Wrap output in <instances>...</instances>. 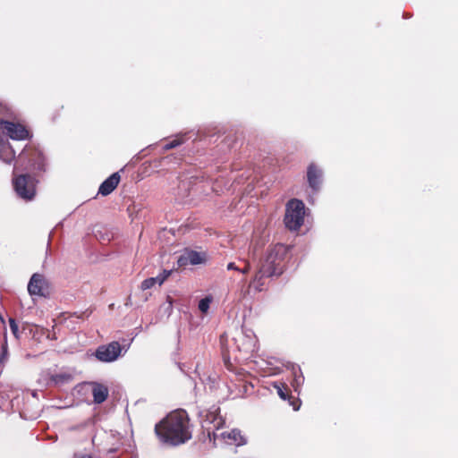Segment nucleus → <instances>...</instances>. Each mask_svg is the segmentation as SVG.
<instances>
[{"label": "nucleus", "instance_id": "9", "mask_svg": "<svg viewBox=\"0 0 458 458\" xmlns=\"http://www.w3.org/2000/svg\"><path fill=\"white\" fill-rule=\"evenodd\" d=\"M48 290V283L43 275L33 274L29 284L28 292L30 295L46 296Z\"/></svg>", "mask_w": 458, "mask_h": 458}, {"label": "nucleus", "instance_id": "1", "mask_svg": "<svg viewBox=\"0 0 458 458\" xmlns=\"http://www.w3.org/2000/svg\"><path fill=\"white\" fill-rule=\"evenodd\" d=\"M155 433L162 443L179 445L191 438L190 419L183 410L170 412L155 426Z\"/></svg>", "mask_w": 458, "mask_h": 458}, {"label": "nucleus", "instance_id": "31", "mask_svg": "<svg viewBox=\"0 0 458 458\" xmlns=\"http://www.w3.org/2000/svg\"><path fill=\"white\" fill-rule=\"evenodd\" d=\"M2 141H3V140L0 139V144L2 143Z\"/></svg>", "mask_w": 458, "mask_h": 458}, {"label": "nucleus", "instance_id": "14", "mask_svg": "<svg viewBox=\"0 0 458 458\" xmlns=\"http://www.w3.org/2000/svg\"><path fill=\"white\" fill-rule=\"evenodd\" d=\"M120 180L121 176L119 173L112 174L100 184L98 188V194H101L102 196L109 195L118 186Z\"/></svg>", "mask_w": 458, "mask_h": 458}, {"label": "nucleus", "instance_id": "15", "mask_svg": "<svg viewBox=\"0 0 458 458\" xmlns=\"http://www.w3.org/2000/svg\"><path fill=\"white\" fill-rule=\"evenodd\" d=\"M205 261V257L201 253L190 250L187 251L184 255L181 256L178 259V264L180 267L186 266L188 264L191 265H199Z\"/></svg>", "mask_w": 458, "mask_h": 458}, {"label": "nucleus", "instance_id": "26", "mask_svg": "<svg viewBox=\"0 0 458 458\" xmlns=\"http://www.w3.org/2000/svg\"><path fill=\"white\" fill-rule=\"evenodd\" d=\"M171 273V270H164L162 274L157 276L159 279V285H161L168 278Z\"/></svg>", "mask_w": 458, "mask_h": 458}, {"label": "nucleus", "instance_id": "19", "mask_svg": "<svg viewBox=\"0 0 458 458\" xmlns=\"http://www.w3.org/2000/svg\"><path fill=\"white\" fill-rule=\"evenodd\" d=\"M159 284V279H158V276H156V277H149V278H147L145 279L142 283H141V285H140V289L142 291H145V290H148L150 288H152L155 284Z\"/></svg>", "mask_w": 458, "mask_h": 458}, {"label": "nucleus", "instance_id": "2", "mask_svg": "<svg viewBox=\"0 0 458 458\" xmlns=\"http://www.w3.org/2000/svg\"><path fill=\"white\" fill-rule=\"evenodd\" d=\"M288 250L289 247L282 243L269 246L266 258L260 262V265L270 271L273 270L272 274L276 276H281L284 269V259Z\"/></svg>", "mask_w": 458, "mask_h": 458}, {"label": "nucleus", "instance_id": "10", "mask_svg": "<svg viewBox=\"0 0 458 458\" xmlns=\"http://www.w3.org/2000/svg\"><path fill=\"white\" fill-rule=\"evenodd\" d=\"M273 270L267 269L266 267L259 265L253 277L250 279L249 287H253L256 292H261L266 285V279L274 276Z\"/></svg>", "mask_w": 458, "mask_h": 458}, {"label": "nucleus", "instance_id": "18", "mask_svg": "<svg viewBox=\"0 0 458 458\" xmlns=\"http://www.w3.org/2000/svg\"><path fill=\"white\" fill-rule=\"evenodd\" d=\"M13 117H15V113L13 108L8 104L0 100V121Z\"/></svg>", "mask_w": 458, "mask_h": 458}, {"label": "nucleus", "instance_id": "16", "mask_svg": "<svg viewBox=\"0 0 458 458\" xmlns=\"http://www.w3.org/2000/svg\"><path fill=\"white\" fill-rule=\"evenodd\" d=\"M221 436L229 445H242L245 444V439L238 429L223 432Z\"/></svg>", "mask_w": 458, "mask_h": 458}, {"label": "nucleus", "instance_id": "17", "mask_svg": "<svg viewBox=\"0 0 458 458\" xmlns=\"http://www.w3.org/2000/svg\"><path fill=\"white\" fill-rule=\"evenodd\" d=\"M234 344L237 350L242 352H247L251 347L250 339H249L244 334L240 333L233 338Z\"/></svg>", "mask_w": 458, "mask_h": 458}, {"label": "nucleus", "instance_id": "29", "mask_svg": "<svg viewBox=\"0 0 458 458\" xmlns=\"http://www.w3.org/2000/svg\"><path fill=\"white\" fill-rule=\"evenodd\" d=\"M73 458H92L90 454H75Z\"/></svg>", "mask_w": 458, "mask_h": 458}, {"label": "nucleus", "instance_id": "11", "mask_svg": "<svg viewBox=\"0 0 458 458\" xmlns=\"http://www.w3.org/2000/svg\"><path fill=\"white\" fill-rule=\"evenodd\" d=\"M307 180L309 186L314 191H317L319 190L321 182H322V171L321 169L311 163L307 169Z\"/></svg>", "mask_w": 458, "mask_h": 458}, {"label": "nucleus", "instance_id": "21", "mask_svg": "<svg viewBox=\"0 0 458 458\" xmlns=\"http://www.w3.org/2000/svg\"><path fill=\"white\" fill-rule=\"evenodd\" d=\"M212 302V297L211 296H207L203 299H201L199 302V310L202 312V313H207L208 309H209V305L210 303Z\"/></svg>", "mask_w": 458, "mask_h": 458}, {"label": "nucleus", "instance_id": "12", "mask_svg": "<svg viewBox=\"0 0 458 458\" xmlns=\"http://www.w3.org/2000/svg\"><path fill=\"white\" fill-rule=\"evenodd\" d=\"M274 387L276 389L277 394L283 400H288L291 406L294 411H298L301 406V401L291 395V390L285 383H276Z\"/></svg>", "mask_w": 458, "mask_h": 458}, {"label": "nucleus", "instance_id": "22", "mask_svg": "<svg viewBox=\"0 0 458 458\" xmlns=\"http://www.w3.org/2000/svg\"><path fill=\"white\" fill-rule=\"evenodd\" d=\"M182 143H183L182 138H176V139H174L173 140L169 141L168 143H166L164 146V149L169 150V149L174 148L182 145Z\"/></svg>", "mask_w": 458, "mask_h": 458}, {"label": "nucleus", "instance_id": "30", "mask_svg": "<svg viewBox=\"0 0 458 458\" xmlns=\"http://www.w3.org/2000/svg\"><path fill=\"white\" fill-rule=\"evenodd\" d=\"M14 156H15V153H14V151L13 150V155H12V158H11V159H13V158H14Z\"/></svg>", "mask_w": 458, "mask_h": 458}, {"label": "nucleus", "instance_id": "13", "mask_svg": "<svg viewBox=\"0 0 458 458\" xmlns=\"http://www.w3.org/2000/svg\"><path fill=\"white\" fill-rule=\"evenodd\" d=\"M91 386V392L93 395V402L97 404L104 403L109 394V390L106 386L98 382H89Z\"/></svg>", "mask_w": 458, "mask_h": 458}, {"label": "nucleus", "instance_id": "5", "mask_svg": "<svg viewBox=\"0 0 458 458\" xmlns=\"http://www.w3.org/2000/svg\"><path fill=\"white\" fill-rule=\"evenodd\" d=\"M305 207L301 200L293 199L286 205L284 225L292 231L298 230L303 224Z\"/></svg>", "mask_w": 458, "mask_h": 458}, {"label": "nucleus", "instance_id": "25", "mask_svg": "<svg viewBox=\"0 0 458 458\" xmlns=\"http://www.w3.org/2000/svg\"><path fill=\"white\" fill-rule=\"evenodd\" d=\"M64 108V106L63 105H61L60 106L55 107L51 113V119L53 121L56 120L60 116L59 111L63 110Z\"/></svg>", "mask_w": 458, "mask_h": 458}, {"label": "nucleus", "instance_id": "7", "mask_svg": "<svg viewBox=\"0 0 458 458\" xmlns=\"http://www.w3.org/2000/svg\"><path fill=\"white\" fill-rule=\"evenodd\" d=\"M122 347L116 341L108 344H103L98 347L95 352L96 358L102 362H112L121 354Z\"/></svg>", "mask_w": 458, "mask_h": 458}, {"label": "nucleus", "instance_id": "8", "mask_svg": "<svg viewBox=\"0 0 458 458\" xmlns=\"http://www.w3.org/2000/svg\"><path fill=\"white\" fill-rule=\"evenodd\" d=\"M20 160H28L29 165L32 170H45V157L43 154L31 147H26L19 157Z\"/></svg>", "mask_w": 458, "mask_h": 458}, {"label": "nucleus", "instance_id": "24", "mask_svg": "<svg viewBox=\"0 0 458 458\" xmlns=\"http://www.w3.org/2000/svg\"><path fill=\"white\" fill-rule=\"evenodd\" d=\"M7 357H8V347H7V344H5L2 346V352L0 354V363H4L7 360Z\"/></svg>", "mask_w": 458, "mask_h": 458}, {"label": "nucleus", "instance_id": "27", "mask_svg": "<svg viewBox=\"0 0 458 458\" xmlns=\"http://www.w3.org/2000/svg\"><path fill=\"white\" fill-rule=\"evenodd\" d=\"M250 264L249 261H245V266L243 268H240L239 272H241L242 274L243 275H246L250 272Z\"/></svg>", "mask_w": 458, "mask_h": 458}, {"label": "nucleus", "instance_id": "4", "mask_svg": "<svg viewBox=\"0 0 458 458\" xmlns=\"http://www.w3.org/2000/svg\"><path fill=\"white\" fill-rule=\"evenodd\" d=\"M199 417L201 418V427L207 431L208 438L215 440V431L222 428L225 423V419L220 415V408L212 406L208 410L202 411Z\"/></svg>", "mask_w": 458, "mask_h": 458}, {"label": "nucleus", "instance_id": "23", "mask_svg": "<svg viewBox=\"0 0 458 458\" xmlns=\"http://www.w3.org/2000/svg\"><path fill=\"white\" fill-rule=\"evenodd\" d=\"M9 326L11 328L12 333L15 337H18V325L14 318H9Z\"/></svg>", "mask_w": 458, "mask_h": 458}, {"label": "nucleus", "instance_id": "3", "mask_svg": "<svg viewBox=\"0 0 458 458\" xmlns=\"http://www.w3.org/2000/svg\"><path fill=\"white\" fill-rule=\"evenodd\" d=\"M13 187L17 196L25 201L32 200L37 192L38 180L30 174H16L13 171Z\"/></svg>", "mask_w": 458, "mask_h": 458}, {"label": "nucleus", "instance_id": "20", "mask_svg": "<svg viewBox=\"0 0 458 458\" xmlns=\"http://www.w3.org/2000/svg\"><path fill=\"white\" fill-rule=\"evenodd\" d=\"M51 379L56 384H62L70 381L72 375L68 373L55 374L51 377Z\"/></svg>", "mask_w": 458, "mask_h": 458}, {"label": "nucleus", "instance_id": "28", "mask_svg": "<svg viewBox=\"0 0 458 458\" xmlns=\"http://www.w3.org/2000/svg\"><path fill=\"white\" fill-rule=\"evenodd\" d=\"M227 269L228 270H235V271H239L240 270V268L233 262H230L227 265Z\"/></svg>", "mask_w": 458, "mask_h": 458}, {"label": "nucleus", "instance_id": "6", "mask_svg": "<svg viewBox=\"0 0 458 458\" xmlns=\"http://www.w3.org/2000/svg\"><path fill=\"white\" fill-rule=\"evenodd\" d=\"M0 130L3 134L13 140H25L32 137V134L25 125L6 119L0 121Z\"/></svg>", "mask_w": 458, "mask_h": 458}]
</instances>
